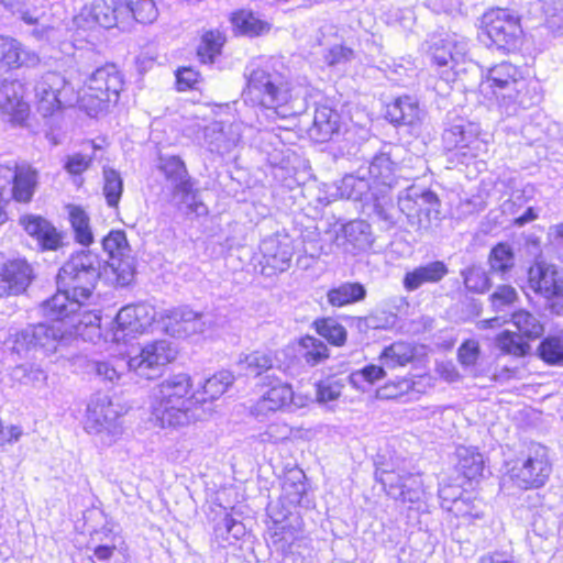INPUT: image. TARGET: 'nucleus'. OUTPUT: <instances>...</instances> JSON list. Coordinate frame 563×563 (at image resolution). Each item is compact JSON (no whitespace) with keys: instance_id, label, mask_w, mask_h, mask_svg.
I'll return each mask as SVG.
<instances>
[{"instance_id":"aec40b11","label":"nucleus","mask_w":563,"mask_h":563,"mask_svg":"<svg viewBox=\"0 0 563 563\" xmlns=\"http://www.w3.org/2000/svg\"><path fill=\"white\" fill-rule=\"evenodd\" d=\"M164 330L173 336L203 332L213 324L210 313L196 312L188 307L164 310L161 314Z\"/></svg>"},{"instance_id":"a18cd8bd","label":"nucleus","mask_w":563,"mask_h":563,"mask_svg":"<svg viewBox=\"0 0 563 563\" xmlns=\"http://www.w3.org/2000/svg\"><path fill=\"white\" fill-rule=\"evenodd\" d=\"M233 380L234 377L231 372L221 371L206 379L202 390H197L196 393H199V398H206L203 402L214 400L225 393L228 387L232 385Z\"/></svg>"},{"instance_id":"ea45409f","label":"nucleus","mask_w":563,"mask_h":563,"mask_svg":"<svg viewBox=\"0 0 563 563\" xmlns=\"http://www.w3.org/2000/svg\"><path fill=\"white\" fill-rule=\"evenodd\" d=\"M385 369L382 363L380 365L368 364L358 371L352 372L347 379L356 390L367 391L386 376Z\"/></svg>"},{"instance_id":"69168bd1","label":"nucleus","mask_w":563,"mask_h":563,"mask_svg":"<svg viewBox=\"0 0 563 563\" xmlns=\"http://www.w3.org/2000/svg\"><path fill=\"white\" fill-rule=\"evenodd\" d=\"M13 375L21 383H24V384H26L29 382H43L46 379L45 372L43 369H41L40 367H35L33 365L16 366L13 371Z\"/></svg>"},{"instance_id":"774afa93","label":"nucleus","mask_w":563,"mask_h":563,"mask_svg":"<svg viewBox=\"0 0 563 563\" xmlns=\"http://www.w3.org/2000/svg\"><path fill=\"white\" fill-rule=\"evenodd\" d=\"M92 162L91 156H86L80 153L69 155L65 163V169L71 175H80L87 170Z\"/></svg>"},{"instance_id":"ddd939ff","label":"nucleus","mask_w":563,"mask_h":563,"mask_svg":"<svg viewBox=\"0 0 563 563\" xmlns=\"http://www.w3.org/2000/svg\"><path fill=\"white\" fill-rule=\"evenodd\" d=\"M129 10L124 0H93L90 5L81 8L80 12L73 18L71 35H80V31L93 30L97 25L111 29L114 26H124Z\"/></svg>"},{"instance_id":"680f3d73","label":"nucleus","mask_w":563,"mask_h":563,"mask_svg":"<svg viewBox=\"0 0 563 563\" xmlns=\"http://www.w3.org/2000/svg\"><path fill=\"white\" fill-rule=\"evenodd\" d=\"M354 58V52L343 45L332 46L324 55L325 63L331 67L342 68Z\"/></svg>"},{"instance_id":"5fc2aeb1","label":"nucleus","mask_w":563,"mask_h":563,"mask_svg":"<svg viewBox=\"0 0 563 563\" xmlns=\"http://www.w3.org/2000/svg\"><path fill=\"white\" fill-rule=\"evenodd\" d=\"M465 288L470 291L483 294L490 287L486 272L478 266H471L462 271Z\"/></svg>"},{"instance_id":"8fccbe9b","label":"nucleus","mask_w":563,"mask_h":563,"mask_svg":"<svg viewBox=\"0 0 563 563\" xmlns=\"http://www.w3.org/2000/svg\"><path fill=\"white\" fill-rule=\"evenodd\" d=\"M16 12L20 14L21 20H23L25 23L30 25H35L31 31V35L34 36L36 40H46L51 43L57 41V33L59 31L54 26L41 23L40 16L35 14V11L31 12L30 10L19 8L16 9Z\"/></svg>"},{"instance_id":"13d9d810","label":"nucleus","mask_w":563,"mask_h":563,"mask_svg":"<svg viewBox=\"0 0 563 563\" xmlns=\"http://www.w3.org/2000/svg\"><path fill=\"white\" fill-rule=\"evenodd\" d=\"M317 399L320 402H328L338 399L344 387L340 378L329 377L320 380L317 385Z\"/></svg>"},{"instance_id":"49530a36","label":"nucleus","mask_w":563,"mask_h":563,"mask_svg":"<svg viewBox=\"0 0 563 563\" xmlns=\"http://www.w3.org/2000/svg\"><path fill=\"white\" fill-rule=\"evenodd\" d=\"M274 526L271 528V542L277 550L287 552L298 538V530L285 520H273Z\"/></svg>"},{"instance_id":"09e8293b","label":"nucleus","mask_w":563,"mask_h":563,"mask_svg":"<svg viewBox=\"0 0 563 563\" xmlns=\"http://www.w3.org/2000/svg\"><path fill=\"white\" fill-rule=\"evenodd\" d=\"M317 333L330 344L342 346L347 338L345 328L333 318H324L314 321Z\"/></svg>"},{"instance_id":"f704fd0d","label":"nucleus","mask_w":563,"mask_h":563,"mask_svg":"<svg viewBox=\"0 0 563 563\" xmlns=\"http://www.w3.org/2000/svg\"><path fill=\"white\" fill-rule=\"evenodd\" d=\"M416 356V347L405 341H397L385 346L379 354V362L385 368L394 369L411 363Z\"/></svg>"},{"instance_id":"2eb2a0df","label":"nucleus","mask_w":563,"mask_h":563,"mask_svg":"<svg viewBox=\"0 0 563 563\" xmlns=\"http://www.w3.org/2000/svg\"><path fill=\"white\" fill-rule=\"evenodd\" d=\"M85 430L98 435L103 445H111L122 433L120 415L107 397L91 400L87 407Z\"/></svg>"},{"instance_id":"e2e57ef3","label":"nucleus","mask_w":563,"mask_h":563,"mask_svg":"<svg viewBox=\"0 0 563 563\" xmlns=\"http://www.w3.org/2000/svg\"><path fill=\"white\" fill-rule=\"evenodd\" d=\"M200 74L192 67H183L176 71V87L179 91L197 89Z\"/></svg>"},{"instance_id":"f03ea898","label":"nucleus","mask_w":563,"mask_h":563,"mask_svg":"<svg viewBox=\"0 0 563 563\" xmlns=\"http://www.w3.org/2000/svg\"><path fill=\"white\" fill-rule=\"evenodd\" d=\"M191 378L178 373L165 378L154 390L151 402L154 421L162 428L183 427L200 418L196 405L205 401L191 393Z\"/></svg>"},{"instance_id":"603ef678","label":"nucleus","mask_w":563,"mask_h":563,"mask_svg":"<svg viewBox=\"0 0 563 563\" xmlns=\"http://www.w3.org/2000/svg\"><path fill=\"white\" fill-rule=\"evenodd\" d=\"M481 355L479 343L474 339L462 342L457 349V360L464 371L476 375V364Z\"/></svg>"},{"instance_id":"de8ad7c7","label":"nucleus","mask_w":563,"mask_h":563,"mask_svg":"<svg viewBox=\"0 0 563 563\" xmlns=\"http://www.w3.org/2000/svg\"><path fill=\"white\" fill-rule=\"evenodd\" d=\"M103 196L110 208H117L123 194V179L120 173L111 167L103 168Z\"/></svg>"},{"instance_id":"39448f33","label":"nucleus","mask_w":563,"mask_h":563,"mask_svg":"<svg viewBox=\"0 0 563 563\" xmlns=\"http://www.w3.org/2000/svg\"><path fill=\"white\" fill-rule=\"evenodd\" d=\"M481 38L488 47L508 54L519 48L522 37L520 16L510 9L496 8L485 12L481 21Z\"/></svg>"},{"instance_id":"58836bf2","label":"nucleus","mask_w":563,"mask_h":563,"mask_svg":"<svg viewBox=\"0 0 563 563\" xmlns=\"http://www.w3.org/2000/svg\"><path fill=\"white\" fill-rule=\"evenodd\" d=\"M69 222L74 232L75 241L84 246L93 243V233L88 213L79 206H73L69 210Z\"/></svg>"},{"instance_id":"c85d7f7f","label":"nucleus","mask_w":563,"mask_h":563,"mask_svg":"<svg viewBox=\"0 0 563 563\" xmlns=\"http://www.w3.org/2000/svg\"><path fill=\"white\" fill-rule=\"evenodd\" d=\"M20 224L25 232L33 236L44 251H56L63 245V236L57 229L41 216L25 214L20 218Z\"/></svg>"},{"instance_id":"6ab92c4d","label":"nucleus","mask_w":563,"mask_h":563,"mask_svg":"<svg viewBox=\"0 0 563 563\" xmlns=\"http://www.w3.org/2000/svg\"><path fill=\"white\" fill-rule=\"evenodd\" d=\"M155 309L147 303L126 305L114 319L113 340L128 342L129 338L144 333L155 320Z\"/></svg>"},{"instance_id":"2f4dec72","label":"nucleus","mask_w":563,"mask_h":563,"mask_svg":"<svg viewBox=\"0 0 563 563\" xmlns=\"http://www.w3.org/2000/svg\"><path fill=\"white\" fill-rule=\"evenodd\" d=\"M336 190L341 198L371 205L377 199L378 188L371 184L364 175H345L338 184Z\"/></svg>"},{"instance_id":"4c0bfd02","label":"nucleus","mask_w":563,"mask_h":563,"mask_svg":"<svg viewBox=\"0 0 563 563\" xmlns=\"http://www.w3.org/2000/svg\"><path fill=\"white\" fill-rule=\"evenodd\" d=\"M487 509L486 503L478 498L473 492H467L460 501L453 506V514L456 518H462L468 522L482 519Z\"/></svg>"},{"instance_id":"bb28decb","label":"nucleus","mask_w":563,"mask_h":563,"mask_svg":"<svg viewBox=\"0 0 563 563\" xmlns=\"http://www.w3.org/2000/svg\"><path fill=\"white\" fill-rule=\"evenodd\" d=\"M372 243L371 227L363 220H353L341 225L335 234V244L351 255L367 251Z\"/></svg>"},{"instance_id":"7c9ffc66","label":"nucleus","mask_w":563,"mask_h":563,"mask_svg":"<svg viewBox=\"0 0 563 563\" xmlns=\"http://www.w3.org/2000/svg\"><path fill=\"white\" fill-rule=\"evenodd\" d=\"M449 274L448 265L442 261H432L407 272L402 286L407 291H416L426 284H437Z\"/></svg>"},{"instance_id":"f257e3e1","label":"nucleus","mask_w":563,"mask_h":563,"mask_svg":"<svg viewBox=\"0 0 563 563\" xmlns=\"http://www.w3.org/2000/svg\"><path fill=\"white\" fill-rule=\"evenodd\" d=\"M103 262L91 251L74 253L57 274V292L41 305L45 322L29 324L11 334L12 350L26 356L30 352L49 355L58 345L79 334L81 325L91 324L97 317L87 310Z\"/></svg>"},{"instance_id":"b1692460","label":"nucleus","mask_w":563,"mask_h":563,"mask_svg":"<svg viewBox=\"0 0 563 563\" xmlns=\"http://www.w3.org/2000/svg\"><path fill=\"white\" fill-rule=\"evenodd\" d=\"M422 111L415 97L401 96L387 104L386 119L398 128H404L410 135L418 136L421 133Z\"/></svg>"},{"instance_id":"473e14b6","label":"nucleus","mask_w":563,"mask_h":563,"mask_svg":"<svg viewBox=\"0 0 563 563\" xmlns=\"http://www.w3.org/2000/svg\"><path fill=\"white\" fill-rule=\"evenodd\" d=\"M340 132V114L330 107H317L312 126L309 129L310 137L314 142L324 143L333 140Z\"/></svg>"},{"instance_id":"0eeeda50","label":"nucleus","mask_w":563,"mask_h":563,"mask_svg":"<svg viewBox=\"0 0 563 563\" xmlns=\"http://www.w3.org/2000/svg\"><path fill=\"white\" fill-rule=\"evenodd\" d=\"M123 78L114 64L97 68L86 80L79 92V102L93 111L115 104L123 89Z\"/></svg>"},{"instance_id":"e433bc0d","label":"nucleus","mask_w":563,"mask_h":563,"mask_svg":"<svg viewBox=\"0 0 563 563\" xmlns=\"http://www.w3.org/2000/svg\"><path fill=\"white\" fill-rule=\"evenodd\" d=\"M456 455V468L465 478L473 481L483 475L484 459L479 452L471 448H459Z\"/></svg>"},{"instance_id":"1a4fd4ad","label":"nucleus","mask_w":563,"mask_h":563,"mask_svg":"<svg viewBox=\"0 0 563 563\" xmlns=\"http://www.w3.org/2000/svg\"><path fill=\"white\" fill-rule=\"evenodd\" d=\"M289 84L277 71H271L269 66L253 69L249 76V99L258 106L260 110L276 114L277 107L290 99Z\"/></svg>"},{"instance_id":"a878e982","label":"nucleus","mask_w":563,"mask_h":563,"mask_svg":"<svg viewBox=\"0 0 563 563\" xmlns=\"http://www.w3.org/2000/svg\"><path fill=\"white\" fill-rule=\"evenodd\" d=\"M33 277V269L25 260L9 261L0 271V297L24 292Z\"/></svg>"},{"instance_id":"9d476101","label":"nucleus","mask_w":563,"mask_h":563,"mask_svg":"<svg viewBox=\"0 0 563 563\" xmlns=\"http://www.w3.org/2000/svg\"><path fill=\"white\" fill-rule=\"evenodd\" d=\"M252 396L251 413L255 416H264L282 409L294 410L301 406L291 386L272 374L258 376L257 382H254Z\"/></svg>"},{"instance_id":"a19ab883","label":"nucleus","mask_w":563,"mask_h":563,"mask_svg":"<svg viewBox=\"0 0 563 563\" xmlns=\"http://www.w3.org/2000/svg\"><path fill=\"white\" fill-rule=\"evenodd\" d=\"M299 354L309 366H316L329 357L327 345L319 339L306 335L299 341Z\"/></svg>"},{"instance_id":"72a5a7b5","label":"nucleus","mask_w":563,"mask_h":563,"mask_svg":"<svg viewBox=\"0 0 563 563\" xmlns=\"http://www.w3.org/2000/svg\"><path fill=\"white\" fill-rule=\"evenodd\" d=\"M159 169L175 194L188 195L191 191L187 168L178 156L161 157Z\"/></svg>"},{"instance_id":"052dcab7","label":"nucleus","mask_w":563,"mask_h":563,"mask_svg":"<svg viewBox=\"0 0 563 563\" xmlns=\"http://www.w3.org/2000/svg\"><path fill=\"white\" fill-rule=\"evenodd\" d=\"M273 367V357L271 352L256 351L249 355V373L255 372L254 380L257 382L258 376L269 374Z\"/></svg>"},{"instance_id":"f8f14e48","label":"nucleus","mask_w":563,"mask_h":563,"mask_svg":"<svg viewBox=\"0 0 563 563\" xmlns=\"http://www.w3.org/2000/svg\"><path fill=\"white\" fill-rule=\"evenodd\" d=\"M551 473L549 450L540 443H532L509 470L511 479L523 489L542 487Z\"/></svg>"},{"instance_id":"bf43d9fd","label":"nucleus","mask_w":563,"mask_h":563,"mask_svg":"<svg viewBox=\"0 0 563 563\" xmlns=\"http://www.w3.org/2000/svg\"><path fill=\"white\" fill-rule=\"evenodd\" d=\"M467 494V490L462 489L459 485L452 484H443L440 485L438 495L440 499L441 508L446 510L448 512L453 511V506L456 501H460L464 495Z\"/></svg>"},{"instance_id":"7ed1b4c3","label":"nucleus","mask_w":563,"mask_h":563,"mask_svg":"<svg viewBox=\"0 0 563 563\" xmlns=\"http://www.w3.org/2000/svg\"><path fill=\"white\" fill-rule=\"evenodd\" d=\"M38 62L34 53L23 49L14 38L0 36V110L14 124H22L29 117V104L23 100L24 85L12 68Z\"/></svg>"},{"instance_id":"a211bd4d","label":"nucleus","mask_w":563,"mask_h":563,"mask_svg":"<svg viewBox=\"0 0 563 563\" xmlns=\"http://www.w3.org/2000/svg\"><path fill=\"white\" fill-rule=\"evenodd\" d=\"M0 179L11 185V199L19 203H29L38 185V173L25 162L7 159L0 162Z\"/></svg>"},{"instance_id":"c756f323","label":"nucleus","mask_w":563,"mask_h":563,"mask_svg":"<svg viewBox=\"0 0 563 563\" xmlns=\"http://www.w3.org/2000/svg\"><path fill=\"white\" fill-rule=\"evenodd\" d=\"M241 140V134L233 131V125L229 131L224 130L222 122H212L202 129V145L211 153L224 155L230 153Z\"/></svg>"},{"instance_id":"393cba45","label":"nucleus","mask_w":563,"mask_h":563,"mask_svg":"<svg viewBox=\"0 0 563 563\" xmlns=\"http://www.w3.org/2000/svg\"><path fill=\"white\" fill-rule=\"evenodd\" d=\"M521 77V71L517 66L508 62H503L487 70L485 80L482 82L481 87L483 91L489 90L499 104L505 98L510 97V89L516 86Z\"/></svg>"},{"instance_id":"9b49d317","label":"nucleus","mask_w":563,"mask_h":563,"mask_svg":"<svg viewBox=\"0 0 563 563\" xmlns=\"http://www.w3.org/2000/svg\"><path fill=\"white\" fill-rule=\"evenodd\" d=\"M398 207L413 229L427 230L439 219L441 202L432 190L412 185L399 194Z\"/></svg>"},{"instance_id":"4468645a","label":"nucleus","mask_w":563,"mask_h":563,"mask_svg":"<svg viewBox=\"0 0 563 563\" xmlns=\"http://www.w3.org/2000/svg\"><path fill=\"white\" fill-rule=\"evenodd\" d=\"M511 323L518 333L503 331L496 339L497 346L506 354L525 356L530 351L527 340H536L542 336L544 327L540 319L527 311L518 310L511 314Z\"/></svg>"},{"instance_id":"f3484780","label":"nucleus","mask_w":563,"mask_h":563,"mask_svg":"<svg viewBox=\"0 0 563 563\" xmlns=\"http://www.w3.org/2000/svg\"><path fill=\"white\" fill-rule=\"evenodd\" d=\"M176 350L166 340H158L146 344L135 356L126 362L130 371L145 379H154L162 374L163 368L174 361Z\"/></svg>"},{"instance_id":"4d7b16f0","label":"nucleus","mask_w":563,"mask_h":563,"mask_svg":"<svg viewBox=\"0 0 563 563\" xmlns=\"http://www.w3.org/2000/svg\"><path fill=\"white\" fill-rule=\"evenodd\" d=\"M89 374L95 375L97 378L103 382L113 384L121 376V372L118 365H114L110 361H92L87 365Z\"/></svg>"},{"instance_id":"dca6fc26","label":"nucleus","mask_w":563,"mask_h":563,"mask_svg":"<svg viewBox=\"0 0 563 563\" xmlns=\"http://www.w3.org/2000/svg\"><path fill=\"white\" fill-rule=\"evenodd\" d=\"M294 254L291 239L287 234H274L262 240L260 255L253 256L254 269L265 276H273L287 271Z\"/></svg>"},{"instance_id":"79ce46f5","label":"nucleus","mask_w":563,"mask_h":563,"mask_svg":"<svg viewBox=\"0 0 563 563\" xmlns=\"http://www.w3.org/2000/svg\"><path fill=\"white\" fill-rule=\"evenodd\" d=\"M124 3L129 10L125 24H129L132 20L150 24L158 16V10L154 0H126Z\"/></svg>"},{"instance_id":"338daca9","label":"nucleus","mask_w":563,"mask_h":563,"mask_svg":"<svg viewBox=\"0 0 563 563\" xmlns=\"http://www.w3.org/2000/svg\"><path fill=\"white\" fill-rule=\"evenodd\" d=\"M517 298V292L514 287L504 285L498 287L490 296L493 306L496 309H501L512 303Z\"/></svg>"},{"instance_id":"3c124183","label":"nucleus","mask_w":563,"mask_h":563,"mask_svg":"<svg viewBox=\"0 0 563 563\" xmlns=\"http://www.w3.org/2000/svg\"><path fill=\"white\" fill-rule=\"evenodd\" d=\"M108 266L117 276L118 285L124 287L131 284L135 274V261L131 253L124 256H114L108 262Z\"/></svg>"},{"instance_id":"412c9836","label":"nucleus","mask_w":563,"mask_h":563,"mask_svg":"<svg viewBox=\"0 0 563 563\" xmlns=\"http://www.w3.org/2000/svg\"><path fill=\"white\" fill-rule=\"evenodd\" d=\"M397 151H399L397 145L384 143L369 161L367 173L380 194H386L397 184L399 168L396 161Z\"/></svg>"},{"instance_id":"4be33fe9","label":"nucleus","mask_w":563,"mask_h":563,"mask_svg":"<svg viewBox=\"0 0 563 563\" xmlns=\"http://www.w3.org/2000/svg\"><path fill=\"white\" fill-rule=\"evenodd\" d=\"M467 53L468 40L456 33L434 41L429 49V56L433 64L446 67L454 74L459 73L457 67L465 60Z\"/></svg>"},{"instance_id":"423d86ee","label":"nucleus","mask_w":563,"mask_h":563,"mask_svg":"<svg viewBox=\"0 0 563 563\" xmlns=\"http://www.w3.org/2000/svg\"><path fill=\"white\" fill-rule=\"evenodd\" d=\"M481 128L477 123L449 113L442 132L443 148L450 153L451 163L467 165L478 156L484 143L479 139Z\"/></svg>"},{"instance_id":"5701e85b","label":"nucleus","mask_w":563,"mask_h":563,"mask_svg":"<svg viewBox=\"0 0 563 563\" xmlns=\"http://www.w3.org/2000/svg\"><path fill=\"white\" fill-rule=\"evenodd\" d=\"M530 288L547 299L563 295V269L545 261H536L528 271Z\"/></svg>"},{"instance_id":"6e6d98bb","label":"nucleus","mask_w":563,"mask_h":563,"mask_svg":"<svg viewBox=\"0 0 563 563\" xmlns=\"http://www.w3.org/2000/svg\"><path fill=\"white\" fill-rule=\"evenodd\" d=\"M539 356L549 364L563 363V343L560 338L548 336L539 345Z\"/></svg>"},{"instance_id":"864d4df0","label":"nucleus","mask_w":563,"mask_h":563,"mask_svg":"<svg viewBox=\"0 0 563 563\" xmlns=\"http://www.w3.org/2000/svg\"><path fill=\"white\" fill-rule=\"evenodd\" d=\"M102 249L109 255V261L114 256H124L131 253L126 235L122 230H112L102 239Z\"/></svg>"},{"instance_id":"c9c22d12","label":"nucleus","mask_w":563,"mask_h":563,"mask_svg":"<svg viewBox=\"0 0 563 563\" xmlns=\"http://www.w3.org/2000/svg\"><path fill=\"white\" fill-rule=\"evenodd\" d=\"M366 297V288L361 283L345 282L328 290V302L333 307H343L363 300Z\"/></svg>"},{"instance_id":"cd10ccee","label":"nucleus","mask_w":563,"mask_h":563,"mask_svg":"<svg viewBox=\"0 0 563 563\" xmlns=\"http://www.w3.org/2000/svg\"><path fill=\"white\" fill-rule=\"evenodd\" d=\"M509 98H505L498 104L507 115H516L520 109H529L542 100L537 82L528 80L523 76L509 91Z\"/></svg>"},{"instance_id":"20e7f679","label":"nucleus","mask_w":563,"mask_h":563,"mask_svg":"<svg viewBox=\"0 0 563 563\" xmlns=\"http://www.w3.org/2000/svg\"><path fill=\"white\" fill-rule=\"evenodd\" d=\"M375 478L395 500L418 504L426 495L421 474L415 472L406 460L396 459L377 466Z\"/></svg>"},{"instance_id":"c03bdc74","label":"nucleus","mask_w":563,"mask_h":563,"mask_svg":"<svg viewBox=\"0 0 563 563\" xmlns=\"http://www.w3.org/2000/svg\"><path fill=\"white\" fill-rule=\"evenodd\" d=\"M224 42L225 36L219 30L206 32L197 49L199 59L205 64L213 63L214 58L220 55Z\"/></svg>"},{"instance_id":"0e129e2a","label":"nucleus","mask_w":563,"mask_h":563,"mask_svg":"<svg viewBox=\"0 0 563 563\" xmlns=\"http://www.w3.org/2000/svg\"><path fill=\"white\" fill-rule=\"evenodd\" d=\"M305 478V474L302 471H294L289 474V476L284 482V489L289 492V494L294 495V501H300L302 495L306 493V484L302 481Z\"/></svg>"},{"instance_id":"6e6552de","label":"nucleus","mask_w":563,"mask_h":563,"mask_svg":"<svg viewBox=\"0 0 563 563\" xmlns=\"http://www.w3.org/2000/svg\"><path fill=\"white\" fill-rule=\"evenodd\" d=\"M33 90L37 111L43 117L79 102V92L75 86L56 71H47L37 78Z\"/></svg>"},{"instance_id":"37998d69","label":"nucleus","mask_w":563,"mask_h":563,"mask_svg":"<svg viewBox=\"0 0 563 563\" xmlns=\"http://www.w3.org/2000/svg\"><path fill=\"white\" fill-rule=\"evenodd\" d=\"M488 262L490 271L504 277L515 266L512 247L507 243H498L492 249Z\"/></svg>"}]
</instances>
